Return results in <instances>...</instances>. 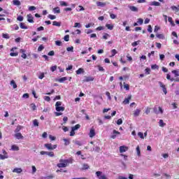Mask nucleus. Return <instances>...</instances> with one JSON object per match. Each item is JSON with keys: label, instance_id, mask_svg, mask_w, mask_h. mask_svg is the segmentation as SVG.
Returning <instances> with one entry per match:
<instances>
[{"label": "nucleus", "instance_id": "c9c22d12", "mask_svg": "<svg viewBox=\"0 0 179 179\" xmlns=\"http://www.w3.org/2000/svg\"><path fill=\"white\" fill-rule=\"evenodd\" d=\"M20 129H22V126H17L15 130V134H18L20 131Z\"/></svg>", "mask_w": 179, "mask_h": 179}, {"label": "nucleus", "instance_id": "09e8293b", "mask_svg": "<svg viewBox=\"0 0 179 179\" xmlns=\"http://www.w3.org/2000/svg\"><path fill=\"white\" fill-rule=\"evenodd\" d=\"M36 8L34 6H31L29 7V10H30V11L36 10Z\"/></svg>", "mask_w": 179, "mask_h": 179}, {"label": "nucleus", "instance_id": "2f4dec72", "mask_svg": "<svg viewBox=\"0 0 179 179\" xmlns=\"http://www.w3.org/2000/svg\"><path fill=\"white\" fill-rule=\"evenodd\" d=\"M172 73H174L175 77L179 76V70H173Z\"/></svg>", "mask_w": 179, "mask_h": 179}, {"label": "nucleus", "instance_id": "f3484780", "mask_svg": "<svg viewBox=\"0 0 179 179\" xmlns=\"http://www.w3.org/2000/svg\"><path fill=\"white\" fill-rule=\"evenodd\" d=\"M95 136H96V132L94 131V129H92L90 131V138H93Z\"/></svg>", "mask_w": 179, "mask_h": 179}, {"label": "nucleus", "instance_id": "dca6fc26", "mask_svg": "<svg viewBox=\"0 0 179 179\" xmlns=\"http://www.w3.org/2000/svg\"><path fill=\"white\" fill-rule=\"evenodd\" d=\"M55 110L58 113H59V111H65V107H64V106H58V107L55 108Z\"/></svg>", "mask_w": 179, "mask_h": 179}, {"label": "nucleus", "instance_id": "4468645a", "mask_svg": "<svg viewBox=\"0 0 179 179\" xmlns=\"http://www.w3.org/2000/svg\"><path fill=\"white\" fill-rule=\"evenodd\" d=\"M140 114H141V110L140 109H136L134 112V117H139Z\"/></svg>", "mask_w": 179, "mask_h": 179}, {"label": "nucleus", "instance_id": "72a5a7b5", "mask_svg": "<svg viewBox=\"0 0 179 179\" xmlns=\"http://www.w3.org/2000/svg\"><path fill=\"white\" fill-rule=\"evenodd\" d=\"M8 155H0V160H5V159H8Z\"/></svg>", "mask_w": 179, "mask_h": 179}, {"label": "nucleus", "instance_id": "0eeeda50", "mask_svg": "<svg viewBox=\"0 0 179 179\" xmlns=\"http://www.w3.org/2000/svg\"><path fill=\"white\" fill-rule=\"evenodd\" d=\"M85 79L83 80V82H93L94 80V78L92 76H85Z\"/></svg>", "mask_w": 179, "mask_h": 179}, {"label": "nucleus", "instance_id": "a19ab883", "mask_svg": "<svg viewBox=\"0 0 179 179\" xmlns=\"http://www.w3.org/2000/svg\"><path fill=\"white\" fill-rule=\"evenodd\" d=\"M30 107H31V108H32L33 111H34L37 108V106H36V104H34V103H31Z\"/></svg>", "mask_w": 179, "mask_h": 179}, {"label": "nucleus", "instance_id": "f704fd0d", "mask_svg": "<svg viewBox=\"0 0 179 179\" xmlns=\"http://www.w3.org/2000/svg\"><path fill=\"white\" fill-rule=\"evenodd\" d=\"M171 8L172 9V10H176V12H179V8L176 7V6H172Z\"/></svg>", "mask_w": 179, "mask_h": 179}, {"label": "nucleus", "instance_id": "6e6552de", "mask_svg": "<svg viewBox=\"0 0 179 179\" xmlns=\"http://www.w3.org/2000/svg\"><path fill=\"white\" fill-rule=\"evenodd\" d=\"M20 52L22 53V55H21L22 58H23L24 59H26V58H27V55H26V50L20 49Z\"/></svg>", "mask_w": 179, "mask_h": 179}, {"label": "nucleus", "instance_id": "680f3d73", "mask_svg": "<svg viewBox=\"0 0 179 179\" xmlns=\"http://www.w3.org/2000/svg\"><path fill=\"white\" fill-rule=\"evenodd\" d=\"M93 150L99 152H100V147L96 146L94 148H93Z\"/></svg>", "mask_w": 179, "mask_h": 179}, {"label": "nucleus", "instance_id": "6e6d98bb", "mask_svg": "<svg viewBox=\"0 0 179 179\" xmlns=\"http://www.w3.org/2000/svg\"><path fill=\"white\" fill-rule=\"evenodd\" d=\"M136 152H137L138 156H141V149L139 148V146L136 147Z\"/></svg>", "mask_w": 179, "mask_h": 179}, {"label": "nucleus", "instance_id": "37998d69", "mask_svg": "<svg viewBox=\"0 0 179 179\" xmlns=\"http://www.w3.org/2000/svg\"><path fill=\"white\" fill-rule=\"evenodd\" d=\"M61 106H62V101H57V102H56V103H55V108H56L57 107H61Z\"/></svg>", "mask_w": 179, "mask_h": 179}, {"label": "nucleus", "instance_id": "1a4fd4ad", "mask_svg": "<svg viewBox=\"0 0 179 179\" xmlns=\"http://www.w3.org/2000/svg\"><path fill=\"white\" fill-rule=\"evenodd\" d=\"M113 134L110 136V138L112 139H115V138H117V135H120L121 133L117 130H113Z\"/></svg>", "mask_w": 179, "mask_h": 179}, {"label": "nucleus", "instance_id": "338daca9", "mask_svg": "<svg viewBox=\"0 0 179 179\" xmlns=\"http://www.w3.org/2000/svg\"><path fill=\"white\" fill-rule=\"evenodd\" d=\"M153 111L155 114H159V110H157V108L156 106L153 108Z\"/></svg>", "mask_w": 179, "mask_h": 179}, {"label": "nucleus", "instance_id": "4c0bfd02", "mask_svg": "<svg viewBox=\"0 0 179 179\" xmlns=\"http://www.w3.org/2000/svg\"><path fill=\"white\" fill-rule=\"evenodd\" d=\"M48 55L50 57H54V55H55V52H54V50H51L48 53Z\"/></svg>", "mask_w": 179, "mask_h": 179}, {"label": "nucleus", "instance_id": "7ed1b4c3", "mask_svg": "<svg viewBox=\"0 0 179 179\" xmlns=\"http://www.w3.org/2000/svg\"><path fill=\"white\" fill-rule=\"evenodd\" d=\"M96 175L97 178L99 179H108L107 176L104 175V173H103V172L101 171H96Z\"/></svg>", "mask_w": 179, "mask_h": 179}, {"label": "nucleus", "instance_id": "20e7f679", "mask_svg": "<svg viewBox=\"0 0 179 179\" xmlns=\"http://www.w3.org/2000/svg\"><path fill=\"white\" fill-rule=\"evenodd\" d=\"M15 50H17V48L15 47L10 50L11 51V52L10 53V57H17L19 55V52H15Z\"/></svg>", "mask_w": 179, "mask_h": 179}, {"label": "nucleus", "instance_id": "603ef678", "mask_svg": "<svg viewBox=\"0 0 179 179\" xmlns=\"http://www.w3.org/2000/svg\"><path fill=\"white\" fill-rule=\"evenodd\" d=\"M111 53H112V55L110 57H114V55H115V54H117V50L113 49L111 50Z\"/></svg>", "mask_w": 179, "mask_h": 179}, {"label": "nucleus", "instance_id": "473e14b6", "mask_svg": "<svg viewBox=\"0 0 179 179\" xmlns=\"http://www.w3.org/2000/svg\"><path fill=\"white\" fill-rule=\"evenodd\" d=\"M45 155L50 157H54V152H46Z\"/></svg>", "mask_w": 179, "mask_h": 179}, {"label": "nucleus", "instance_id": "9b49d317", "mask_svg": "<svg viewBox=\"0 0 179 179\" xmlns=\"http://www.w3.org/2000/svg\"><path fill=\"white\" fill-rule=\"evenodd\" d=\"M23 170L22 168H15L13 170V173H17V174H20Z\"/></svg>", "mask_w": 179, "mask_h": 179}, {"label": "nucleus", "instance_id": "79ce46f5", "mask_svg": "<svg viewBox=\"0 0 179 179\" xmlns=\"http://www.w3.org/2000/svg\"><path fill=\"white\" fill-rule=\"evenodd\" d=\"M63 141L64 142L65 146H68V145H69L70 142H69V141L68 139L64 138Z\"/></svg>", "mask_w": 179, "mask_h": 179}, {"label": "nucleus", "instance_id": "c03bdc74", "mask_svg": "<svg viewBox=\"0 0 179 179\" xmlns=\"http://www.w3.org/2000/svg\"><path fill=\"white\" fill-rule=\"evenodd\" d=\"M164 125H166V124H164V122H163V120H159V127H162V128H163V127H164Z\"/></svg>", "mask_w": 179, "mask_h": 179}, {"label": "nucleus", "instance_id": "774afa93", "mask_svg": "<svg viewBox=\"0 0 179 179\" xmlns=\"http://www.w3.org/2000/svg\"><path fill=\"white\" fill-rule=\"evenodd\" d=\"M44 78V73H41V75L38 76V79H43Z\"/></svg>", "mask_w": 179, "mask_h": 179}, {"label": "nucleus", "instance_id": "13d9d810", "mask_svg": "<svg viewBox=\"0 0 179 179\" xmlns=\"http://www.w3.org/2000/svg\"><path fill=\"white\" fill-rule=\"evenodd\" d=\"M2 37L3 38H7V39L10 38L9 34H3Z\"/></svg>", "mask_w": 179, "mask_h": 179}, {"label": "nucleus", "instance_id": "4be33fe9", "mask_svg": "<svg viewBox=\"0 0 179 179\" xmlns=\"http://www.w3.org/2000/svg\"><path fill=\"white\" fill-rule=\"evenodd\" d=\"M54 13H61V9L59 7H55L53 8Z\"/></svg>", "mask_w": 179, "mask_h": 179}, {"label": "nucleus", "instance_id": "864d4df0", "mask_svg": "<svg viewBox=\"0 0 179 179\" xmlns=\"http://www.w3.org/2000/svg\"><path fill=\"white\" fill-rule=\"evenodd\" d=\"M17 20H18L19 22H23V16L19 15V16L17 17Z\"/></svg>", "mask_w": 179, "mask_h": 179}, {"label": "nucleus", "instance_id": "9d476101", "mask_svg": "<svg viewBox=\"0 0 179 179\" xmlns=\"http://www.w3.org/2000/svg\"><path fill=\"white\" fill-rule=\"evenodd\" d=\"M128 150V147L125 145H122L120 147V153H124V152H127Z\"/></svg>", "mask_w": 179, "mask_h": 179}, {"label": "nucleus", "instance_id": "5701e85b", "mask_svg": "<svg viewBox=\"0 0 179 179\" xmlns=\"http://www.w3.org/2000/svg\"><path fill=\"white\" fill-rule=\"evenodd\" d=\"M52 25L53 26H57V27H61V22H57V21H53L52 22Z\"/></svg>", "mask_w": 179, "mask_h": 179}, {"label": "nucleus", "instance_id": "69168bd1", "mask_svg": "<svg viewBox=\"0 0 179 179\" xmlns=\"http://www.w3.org/2000/svg\"><path fill=\"white\" fill-rule=\"evenodd\" d=\"M64 41H69V35H66L64 38Z\"/></svg>", "mask_w": 179, "mask_h": 179}, {"label": "nucleus", "instance_id": "39448f33", "mask_svg": "<svg viewBox=\"0 0 179 179\" xmlns=\"http://www.w3.org/2000/svg\"><path fill=\"white\" fill-rule=\"evenodd\" d=\"M158 83L160 87L162 88V91L164 93V94H167V88H166V85L163 83H162V81H159Z\"/></svg>", "mask_w": 179, "mask_h": 179}, {"label": "nucleus", "instance_id": "423d86ee", "mask_svg": "<svg viewBox=\"0 0 179 179\" xmlns=\"http://www.w3.org/2000/svg\"><path fill=\"white\" fill-rule=\"evenodd\" d=\"M27 22H29V23H34V17L31 14H28L27 15Z\"/></svg>", "mask_w": 179, "mask_h": 179}, {"label": "nucleus", "instance_id": "bf43d9fd", "mask_svg": "<svg viewBox=\"0 0 179 179\" xmlns=\"http://www.w3.org/2000/svg\"><path fill=\"white\" fill-rule=\"evenodd\" d=\"M44 100L45 101H51V98L50 96H44Z\"/></svg>", "mask_w": 179, "mask_h": 179}, {"label": "nucleus", "instance_id": "8fccbe9b", "mask_svg": "<svg viewBox=\"0 0 179 179\" xmlns=\"http://www.w3.org/2000/svg\"><path fill=\"white\" fill-rule=\"evenodd\" d=\"M60 5L62 6H68V3L66 1H60Z\"/></svg>", "mask_w": 179, "mask_h": 179}, {"label": "nucleus", "instance_id": "e2e57ef3", "mask_svg": "<svg viewBox=\"0 0 179 179\" xmlns=\"http://www.w3.org/2000/svg\"><path fill=\"white\" fill-rule=\"evenodd\" d=\"M124 88L126 89V90H129V85L128 84L124 83Z\"/></svg>", "mask_w": 179, "mask_h": 179}, {"label": "nucleus", "instance_id": "4d7b16f0", "mask_svg": "<svg viewBox=\"0 0 179 179\" xmlns=\"http://www.w3.org/2000/svg\"><path fill=\"white\" fill-rule=\"evenodd\" d=\"M141 41H137L131 43V45H139Z\"/></svg>", "mask_w": 179, "mask_h": 179}, {"label": "nucleus", "instance_id": "a211bd4d", "mask_svg": "<svg viewBox=\"0 0 179 179\" xmlns=\"http://www.w3.org/2000/svg\"><path fill=\"white\" fill-rule=\"evenodd\" d=\"M15 137L17 138V139H23V136L22 135V133H16L15 134Z\"/></svg>", "mask_w": 179, "mask_h": 179}, {"label": "nucleus", "instance_id": "2eb2a0df", "mask_svg": "<svg viewBox=\"0 0 179 179\" xmlns=\"http://www.w3.org/2000/svg\"><path fill=\"white\" fill-rule=\"evenodd\" d=\"M168 21L171 24L172 27H174V26H176V24L174 23V21L173 20V17H168Z\"/></svg>", "mask_w": 179, "mask_h": 179}, {"label": "nucleus", "instance_id": "e433bc0d", "mask_svg": "<svg viewBox=\"0 0 179 179\" xmlns=\"http://www.w3.org/2000/svg\"><path fill=\"white\" fill-rule=\"evenodd\" d=\"M157 38H160L162 40H163V38H164V35L163 34H159L156 35Z\"/></svg>", "mask_w": 179, "mask_h": 179}, {"label": "nucleus", "instance_id": "412c9836", "mask_svg": "<svg viewBox=\"0 0 179 179\" xmlns=\"http://www.w3.org/2000/svg\"><path fill=\"white\" fill-rule=\"evenodd\" d=\"M13 5H15V6H20L21 5L20 1L19 0H13Z\"/></svg>", "mask_w": 179, "mask_h": 179}, {"label": "nucleus", "instance_id": "49530a36", "mask_svg": "<svg viewBox=\"0 0 179 179\" xmlns=\"http://www.w3.org/2000/svg\"><path fill=\"white\" fill-rule=\"evenodd\" d=\"M74 27H78L79 29H80V27H82V25H80V23L79 22H76L74 24Z\"/></svg>", "mask_w": 179, "mask_h": 179}, {"label": "nucleus", "instance_id": "bb28decb", "mask_svg": "<svg viewBox=\"0 0 179 179\" xmlns=\"http://www.w3.org/2000/svg\"><path fill=\"white\" fill-rule=\"evenodd\" d=\"M11 150H15V151L19 150V146H17L16 145H13L11 146Z\"/></svg>", "mask_w": 179, "mask_h": 179}, {"label": "nucleus", "instance_id": "3c124183", "mask_svg": "<svg viewBox=\"0 0 179 179\" xmlns=\"http://www.w3.org/2000/svg\"><path fill=\"white\" fill-rule=\"evenodd\" d=\"M152 69H159V66L157 64H154L151 66Z\"/></svg>", "mask_w": 179, "mask_h": 179}, {"label": "nucleus", "instance_id": "f03ea898", "mask_svg": "<svg viewBox=\"0 0 179 179\" xmlns=\"http://www.w3.org/2000/svg\"><path fill=\"white\" fill-rule=\"evenodd\" d=\"M44 146L48 150H54V149H57V145H52L51 143H45Z\"/></svg>", "mask_w": 179, "mask_h": 179}, {"label": "nucleus", "instance_id": "ddd939ff", "mask_svg": "<svg viewBox=\"0 0 179 179\" xmlns=\"http://www.w3.org/2000/svg\"><path fill=\"white\" fill-rule=\"evenodd\" d=\"M150 5L151 6H160V3L159 1H152Z\"/></svg>", "mask_w": 179, "mask_h": 179}, {"label": "nucleus", "instance_id": "cd10ccee", "mask_svg": "<svg viewBox=\"0 0 179 179\" xmlns=\"http://www.w3.org/2000/svg\"><path fill=\"white\" fill-rule=\"evenodd\" d=\"M20 29H24L25 30H27V29H28L27 26H26V24H24V23H23V22H21L20 24Z\"/></svg>", "mask_w": 179, "mask_h": 179}, {"label": "nucleus", "instance_id": "c756f323", "mask_svg": "<svg viewBox=\"0 0 179 179\" xmlns=\"http://www.w3.org/2000/svg\"><path fill=\"white\" fill-rule=\"evenodd\" d=\"M65 80H68V78L63 77V78H61L60 79H59V82L60 83H64V82H65Z\"/></svg>", "mask_w": 179, "mask_h": 179}, {"label": "nucleus", "instance_id": "58836bf2", "mask_svg": "<svg viewBox=\"0 0 179 179\" xmlns=\"http://www.w3.org/2000/svg\"><path fill=\"white\" fill-rule=\"evenodd\" d=\"M55 178V176H54V174H50L48 176H45V179H53Z\"/></svg>", "mask_w": 179, "mask_h": 179}, {"label": "nucleus", "instance_id": "c85d7f7f", "mask_svg": "<svg viewBox=\"0 0 179 179\" xmlns=\"http://www.w3.org/2000/svg\"><path fill=\"white\" fill-rule=\"evenodd\" d=\"M79 128H80V124H76V126L71 127V129H73V131H78Z\"/></svg>", "mask_w": 179, "mask_h": 179}, {"label": "nucleus", "instance_id": "6ab92c4d", "mask_svg": "<svg viewBox=\"0 0 179 179\" xmlns=\"http://www.w3.org/2000/svg\"><path fill=\"white\" fill-rule=\"evenodd\" d=\"M76 72L77 75H80V73H85V70L82 68H80Z\"/></svg>", "mask_w": 179, "mask_h": 179}, {"label": "nucleus", "instance_id": "a878e982", "mask_svg": "<svg viewBox=\"0 0 179 179\" xmlns=\"http://www.w3.org/2000/svg\"><path fill=\"white\" fill-rule=\"evenodd\" d=\"M96 6H101V7L106 6V3L101 2V1H97L96 2Z\"/></svg>", "mask_w": 179, "mask_h": 179}, {"label": "nucleus", "instance_id": "f8f14e48", "mask_svg": "<svg viewBox=\"0 0 179 179\" xmlns=\"http://www.w3.org/2000/svg\"><path fill=\"white\" fill-rule=\"evenodd\" d=\"M132 99V96L129 95L127 99H125L123 101V104H129V100Z\"/></svg>", "mask_w": 179, "mask_h": 179}, {"label": "nucleus", "instance_id": "f257e3e1", "mask_svg": "<svg viewBox=\"0 0 179 179\" xmlns=\"http://www.w3.org/2000/svg\"><path fill=\"white\" fill-rule=\"evenodd\" d=\"M68 164H69V159H59V163L57 164L59 169H64L65 167H68Z\"/></svg>", "mask_w": 179, "mask_h": 179}, {"label": "nucleus", "instance_id": "de8ad7c7", "mask_svg": "<svg viewBox=\"0 0 179 179\" xmlns=\"http://www.w3.org/2000/svg\"><path fill=\"white\" fill-rule=\"evenodd\" d=\"M137 23H138L139 24H143V19L142 18H138Z\"/></svg>", "mask_w": 179, "mask_h": 179}, {"label": "nucleus", "instance_id": "a18cd8bd", "mask_svg": "<svg viewBox=\"0 0 179 179\" xmlns=\"http://www.w3.org/2000/svg\"><path fill=\"white\" fill-rule=\"evenodd\" d=\"M34 127H38V121L37 120H34L33 121Z\"/></svg>", "mask_w": 179, "mask_h": 179}, {"label": "nucleus", "instance_id": "052dcab7", "mask_svg": "<svg viewBox=\"0 0 179 179\" xmlns=\"http://www.w3.org/2000/svg\"><path fill=\"white\" fill-rule=\"evenodd\" d=\"M50 71L52 72H55V71H57V66H52L51 68H50Z\"/></svg>", "mask_w": 179, "mask_h": 179}, {"label": "nucleus", "instance_id": "ea45409f", "mask_svg": "<svg viewBox=\"0 0 179 179\" xmlns=\"http://www.w3.org/2000/svg\"><path fill=\"white\" fill-rule=\"evenodd\" d=\"M66 50L68 51V52H73V46L67 48Z\"/></svg>", "mask_w": 179, "mask_h": 179}, {"label": "nucleus", "instance_id": "393cba45", "mask_svg": "<svg viewBox=\"0 0 179 179\" xmlns=\"http://www.w3.org/2000/svg\"><path fill=\"white\" fill-rule=\"evenodd\" d=\"M106 27H107V29H108V30H113V29H114V25L110 24H106Z\"/></svg>", "mask_w": 179, "mask_h": 179}, {"label": "nucleus", "instance_id": "7c9ffc66", "mask_svg": "<svg viewBox=\"0 0 179 179\" xmlns=\"http://www.w3.org/2000/svg\"><path fill=\"white\" fill-rule=\"evenodd\" d=\"M48 17L49 19H50V20H54L57 19V16L51 15V14L48 15Z\"/></svg>", "mask_w": 179, "mask_h": 179}, {"label": "nucleus", "instance_id": "aec40b11", "mask_svg": "<svg viewBox=\"0 0 179 179\" xmlns=\"http://www.w3.org/2000/svg\"><path fill=\"white\" fill-rule=\"evenodd\" d=\"M10 85L13 87V89H16L17 87V85H16V83L13 80L10 81Z\"/></svg>", "mask_w": 179, "mask_h": 179}, {"label": "nucleus", "instance_id": "b1692460", "mask_svg": "<svg viewBox=\"0 0 179 179\" xmlns=\"http://www.w3.org/2000/svg\"><path fill=\"white\" fill-rule=\"evenodd\" d=\"M130 10L132 12H138V8L135 7V6H131L129 7Z\"/></svg>", "mask_w": 179, "mask_h": 179}, {"label": "nucleus", "instance_id": "5fc2aeb1", "mask_svg": "<svg viewBox=\"0 0 179 179\" xmlns=\"http://www.w3.org/2000/svg\"><path fill=\"white\" fill-rule=\"evenodd\" d=\"M138 136L141 138V139H144V136H143V133H142V132H138Z\"/></svg>", "mask_w": 179, "mask_h": 179}, {"label": "nucleus", "instance_id": "0e129e2a", "mask_svg": "<svg viewBox=\"0 0 179 179\" xmlns=\"http://www.w3.org/2000/svg\"><path fill=\"white\" fill-rule=\"evenodd\" d=\"M145 72L146 75H149L150 73V69L149 68L145 69Z\"/></svg>", "mask_w": 179, "mask_h": 179}]
</instances>
